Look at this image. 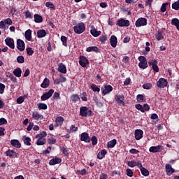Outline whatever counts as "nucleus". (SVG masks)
I'll return each instance as SVG.
<instances>
[{
    "label": "nucleus",
    "mask_w": 179,
    "mask_h": 179,
    "mask_svg": "<svg viewBox=\"0 0 179 179\" xmlns=\"http://www.w3.org/2000/svg\"><path fill=\"white\" fill-rule=\"evenodd\" d=\"M92 110L89 109L87 106H82L80 108V117H92L93 115Z\"/></svg>",
    "instance_id": "1"
},
{
    "label": "nucleus",
    "mask_w": 179,
    "mask_h": 179,
    "mask_svg": "<svg viewBox=\"0 0 179 179\" xmlns=\"http://www.w3.org/2000/svg\"><path fill=\"white\" fill-rule=\"evenodd\" d=\"M74 32L76 34H82L85 30H86V27L85 26V23L80 22L73 27Z\"/></svg>",
    "instance_id": "2"
},
{
    "label": "nucleus",
    "mask_w": 179,
    "mask_h": 179,
    "mask_svg": "<svg viewBox=\"0 0 179 179\" xmlns=\"http://www.w3.org/2000/svg\"><path fill=\"white\" fill-rule=\"evenodd\" d=\"M138 66L141 69H146L148 68V60L145 56H139L138 57Z\"/></svg>",
    "instance_id": "3"
},
{
    "label": "nucleus",
    "mask_w": 179,
    "mask_h": 179,
    "mask_svg": "<svg viewBox=\"0 0 179 179\" xmlns=\"http://www.w3.org/2000/svg\"><path fill=\"white\" fill-rule=\"evenodd\" d=\"M130 24L131 22H129V20L124 18H120V20H117V26H119V27H129Z\"/></svg>",
    "instance_id": "4"
},
{
    "label": "nucleus",
    "mask_w": 179,
    "mask_h": 179,
    "mask_svg": "<svg viewBox=\"0 0 179 179\" xmlns=\"http://www.w3.org/2000/svg\"><path fill=\"white\" fill-rule=\"evenodd\" d=\"M6 156L10 157V159H16L19 158V153L16 152L15 150L8 149L6 152H5Z\"/></svg>",
    "instance_id": "5"
},
{
    "label": "nucleus",
    "mask_w": 179,
    "mask_h": 179,
    "mask_svg": "<svg viewBox=\"0 0 179 179\" xmlns=\"http://www.w3.org/2000/svg\"><path fill=\"white\" fill-rule=\"evenodd\" d=\"M146 24H148V20L145 17H140L135 22L136 27H142Z\"/></svg>",
    "instance_id": "6"
},
{
    "label": "nucleus",
    "mask_w": 179,
    "mask_h": 179,
    "mask_svg": "<svg viewBox=\"0 0 179 179\" xmlns=\"http://www.w3.org/2000/svg\"><path fill=\"white\" fill-rule=\"evenodd\" d=\"M168 85L169 82L167 80L163 78H160L157 83V87H159V89H164V87H166Z\"/></svg>",
    "instance_id": "7"
},
{
    "label": "nucleus",
    "mask_w": 179,
    "mask_h": 179,
    "mask_svg": "<svg viewBox=\"0 0 179 179\" xmlns=\"http://www.w3.org/2000/svg\"><path fill=\"white\" fill-rule=\"evenodd\" d=\"M164 148L162 145H158L157 146H152L149 148V152L150 153H159L163 150Z\"/></svg>",
    "instance_id": "8"
},
{
    "label": "nucleus",
    "mask_w": 179,
    "mask_h": 179,
    "mask_svg": "<svg viewBox=\"0 0 179 179\" xmlns=\"http://www.w3.org/2000/svg\"><path fill=\"white\" fill-rule=\"evenodd\" d=\"M54 94V90L52 89L49 90L48 92H45L41 96V100L42 101H45V100H48L50 97H51Z\"/></svg>",
    "instance_id": "9"
},
{
    "label": "nucleus",
    "mask_w": 179,
    "mask_h": 179,
    "mask_svg": "<svg viewBox=\"0 0 179 179\" xmlns=\"http://www.w3.org/2000/svg\"><path fill=\"white\" fill-rule=\"evenodd\" d=\"M157 64H159V62L156 59H152L148 62L149 66H152L154 72H159V66H157Z\"/></svg>",
    "instance_id": "10"
},
{
    "label": "nucleus",
    "mask_w": 179,
    "mask_h": 179,
    "mask_svg": "<svg viewBox=\"0 0 179 179\" xmlns=\"http://www.w3.org/2000/svg\"><path fill=\"white\" fill-rule=\"evenodd\" d=\"M79 64L83 68H86L89 65V59L85 56H80Z\"/></svg>",
    "instance_id": "11"
},
{
    "label": "nucleus",
    "mask_w": 179,
    "mask_h": 179,
    "mask_svg": "<svg viewBox=\"0 0 179 179\" xmlns=\"http://www.w3.org/2000/svg\"><path fill=\"white\" fill-rule=\"evenodd\" d=\"M101 90L102 92L103 96H106V94H108V93H111L113 91V86L110 85H106L104 87H101Z\"/></svg>",
    "instance_id": "12"
},
{
    "label": "nucleus",
    "mask_w": 179,
    "mask_h": 179,
    "mask_svg": "<svg viewBox=\"0 0 179 179\" xmlns=\"http://www.w3.org/2000/svg\"><path fill=\"white\" fill-rule=\"evenodd\" d=\"M165 169H166V176H171L172 174H174L176 173V170L173 169V166L170 164H166L165 165Z\"/></svg>",
    "instance_id": "13"
},
{
    "label": "nucleus",
    "mask_w": 179,
    "mask_h": 179,
    "mask_svg": "<svg viewBox=\"0 0 179 179\" xmlns=\"http://www.w3.org/2000/svg\"><path fill=\"white\" fill-rule=\"evenodd\" d=\"M80 141L81 142H85V143H90V137L89 136V134L86 132H83L80 135Z\"/></svg>",
    "instance_id": "14"
},
{
    "label": "nucleus",
    "mask_w": 179,
    "mask_h": 179,
    "mask_svg": "<svg viewBox=\"0 0 179 179\" xmlns=\"http://www.w3.org/2000/svg\"><path fill=\"white\" fill-rule=\"evenodd\" d=\"M17 50H19V51H24V48H26V46L24 45V41H23V40H17Z\"/></svg>",
    "instance_id": "15"
},
{
    "label": "nucleus",
    "mask_w": 179,
    "mask_h": 179,
    "mask_svg": "<svg viewBox=\"0 0 179 179\" xmlns=\"http://www.w3.org/2000/svg\"><path fill=\"white\" fill-rule=\"evenodd\" d=\"M5 43L8 47L12 50H15V41L12 38H7L5 39Z\"/></svg>",
    "instance_id": "16"
},
{
    "label": "nucleus",
    "mask_w": 179,
    "mask_h": 179,
    "mask_svg": "<svg viewBox=\"0 0 179 179\" xmlns=\"http://www.w3.org/2000/svg\"><path fill=\"white\" fill-rule=\"evenodd\" d=\"M135 138L136 141H140V139H142L143 138V131L141 129H136L134 133Z\"/></svg>",
    "instance_id": "17"
},
{
    "label": "nucleus",
    "mask_w": 179,
    "mask_h": 179,
    "mask_svg": "<svg viewBox=\"0 0 179 179\" xmlns=\"http://www.w3.org/2000/svg\"><path fill=\"white\" fill-rule=\"evenodd\" d=\"M110 45L111 47H113V48H115V47H117V44L118 43V40L117 38V36H115V35H112L110 36Z\"/></svg>",
    "instance_id": "18"
},
{
    "label": "nucleus",
    "mask_w": 179,
    "mask_h": 179,
    "mask_svg": "<svg viewBox=\"0 0 179 179\" xmlns=\"http://www.w3.org/2000/svg\"><path fill=\"white\" fill-rule=\"evenodd\" d=\"M32 117L36 121H40L44 120V116L43 115H40L38 112H34L32 114Z\"/></svg>",
    "instance_id": "19"
},
{
    "label": "nucleus",
    "mask_w": 179,
    "mask_h": 179,
    "mask_svg": "<svg viewBox=\"0 0 179 179\" xmlns=\"http://www.w3.org/2000/svg\"><path fill=\"white\" fill-rule=\"evenodd\" d=\"M10 145H13L14 148H16L17 149H20L22 148V144L20 143V141L16 139L11 140Z\"/></svg>",
    "instance_id": "20"
},
{
    "label": "nucleus",
    "mask_w": 179,
    "mask_h": 179,
    "mask_svg": "<svg viewBox=\"0 0 179 179\" xmlns=\"http://www.w3.org/2000/svg\"><path fill=\"white\" fill-rule=\"evenodd\" d=\"M62 162V159L59 157H55L49 162L50 166H55V164H59Z\"/></svg>",
    "instance_id": "21"
},
{
    "label": "nucleus",
    "mask_w": 179,
    "mask_h": 179,
    "mask_svg": "<svg viewBox=\"0 0 179 179\" xmlns=\"http://www.w3.org/2000/svg\"><path fill=\"white\" fill-rule=\"evenodd\" d=\"M91 27L92 29L90 30V34H92V36H93L94 37H99V36L101 34V31H97L96 28H94V26H92Z\"/></svg>",
    "instance_id": "22"
},
{
    "label": "nucleus",
    "mask_w": 179,
    "mask_h": 179,
    "mask_svg": "<svg viewBox=\"0 0 179 179\" xmlns=\"http://www.w3.org/2000/svg\"><path fill=\"white\" fill-rule=\"evenodd\" d=\"M57 71L60 73H66V66L64 64L60 63L58 65Z\"/></svg>",
    "instance_id": "23"
},
{
    "label": "nucleus",
    "mask_w": 179,
    "mask_h": 179,
    "mask_svg": "<svg viewBox=\"0 0 179 179\" xmlns=\"http://www.w3.org/2000/svg\"><path fill=\"white\" fill-rule=\"evenodd\" d=\"M71 101L72 103H78V101H80V97L78 94H73L70 96Z\"/></svg>",
    "instance_id": "24"
},
{
    "label": "nucleus",
    "mask_w": 179,
    "mask_h": 179,
    "mask_svg": "<svg viewBox=\"0 0 179 179\" xmlns=\"http://www.w3.org/2000/svg\"><path fill=\"white\" fill-rule=\"evenodd\" d=\"M47 36V31L45 29H39L37 31V37L38 38H43V37H45Z\"/></svg>",
    "instance_id": "25"
},
{
    "label": "nucleus",
    "mask_w": 179,
    "mask_h": 179,
    "mask_svg": "<svg viewBox=\"0 0 179 179\" xmlns=\"http://www.w3.org/2000/svg\"><path fill=\"white\" fill-rule=\"evenodd\" d=\"M106 155H107V150L106 149L101 150V152H99L97 155V159H99V160H101L102 159H104Z\"/></svg>",
    "instance_id": "26"
},
{
    "label": "nucleus",
    "mask_w": 179,
    "mask_h": 179,
    "mask_svg": "<svg viewBox=\"0 0 179 179\" xmlns=\"http://www.w3.org/2000/svg\"><path fill=\"white\" fill-rule=\"evenodd\" d=\"M50 86V79L45 78L41 85V87L43 89H47Z\"/></svg>",
    "instance_id": "27"
},
{
    "label": "nucleus",
    "mask_w": 179,
    "mask_h": 179,
    "mask_svg": "<svg viewBox=\"0 0 179 179\" xmlns=\"http://www.w3.org/2000/svg\"><path fill=\"white\" fill-rule=\"evenodd\" d=\"M34 19L35 23H42L43 22V17L38 14H35L34 15Z\"/></svg>",
    "instance_id": "28"
},
{
    "label": "nucleus",
    "mask_w": 179,
    "mask_h": 179,
    "mask_svg": "<svg viewBox=\"0 0 179 179\" xmlns=\"http://www.w3.org/2000/svg\"><path fill=\"white\" fill-rule=\"evenodd\" d=\"M117 145V140L113 139L110 141H108L107 143V148L108 149H112V148H114Z\"/></svg>",
    "instance_id": "29"
},
{
    "label": "nucleus",
    "mask_w": 179,
    "mask_h": 179,
    "mask_svg": "<svg viewBox=\"0 0 179 179\" xmlns=\"http://www.w3.org/2000/svg\"><path fill=\"white\" fill-rule=\"evenodd\" d=\"M22 139L24 141V145H26L27 146H30L31 145V138H30V137H27L26 136H22Z\"/></svg>",
    "instance_id": "30"
},
{
    "label": "nucleus",
    "mask_w": 179,
    "mask_h": 179,
    "mask_svg": "<svg viewBox=\"0 0 179 179\" xmlns=\"http://www.w3.org/2000/svg\"><path fill=\"white\" fill-rule=\"evenodd\" d=\"M25 38L27 41H31V29H28L24 33Z\"/></svg>",
    "instance_id": "31"
},
{
    "label": "nucleus",
    "mask_w": 179,
    "mask_h": 179,
    "mask_svg": "<svg viewBox=\"0 0 179 179\" xmlns=\"http://www.w3.org/2000/svg\"><path fill=\"white\" fill-rule=\"evenodd\" d=\"M45 136H47V132L42 131L36 136V139H39V140L45 139Z\"/></svg>",
    "instance_id": "32"
},
{
    "label": "nucleus",
    "mask_w": 179,
    "mask_h": 179,
    "mask_svg": "<svg viewBox=\"0 0 179 179\" xmlns=\"http://www.w3.org/2000/svg\"><path fill=\"white\" fill-rule=\"evenodd\" d=\"M87 52H99V48L97 46H90L86 48Z\"/></svg>",
    "instance_id": "33"
},
{
    "label": "nucleus",
    "mask_w": 179,
    "mask_h": 179,
    "mask_svg": "<svg viewBox=\"0 0 179 179\" xmlns=\"http://www.w3.org/2000/svg\"><path fill=\"white\" fill-rule=\"evenodd\" d=\"M13 74L16 78H20L22 76V69L17 67L13 71Z\"/></svg>",
    "instance_id": "34"
},
{
    "label": "nucleus",
    "mask_w": 179,
    "mask_h": 179,
    "mask_svg": "<svg viewBox=\"0 0 179 179\" xmlns=\"http://www.w3.org/2000/svg\"><path fill=\"white\" fill-rule=\"evenodd\" d=\"M136 100L138 103H145V101H146V99L143 94H138L136 96Z\"/></svg>",
    "instance_id": "35"
},
{
    "label": "nucleus",
    "mask_w": 179,
    "mask_h": 179,
    "mask_svg": "<svg viewBox=\"0 0 179 179\" xmlns=\"http://www.w3.org/2000/svg\"><path fill=\"white\" fill-rule=\"evenodd\" d=\"M171 24L176 26L177 30H179V20L178 18H173L171 20Z\"/></svg>",
    "instance_id": "36"
},
{
    "label": "nucleus",
    "mask_w": 179,
    "mask_h": 179,
    "mask_svg": "<svg viewBox=\"0 0 179 179\" xmlns=\"http://www.w3.org/2000/svg\"><path fill=\"white\" fill-rule=\"evenodd\" d=\"M155 38L157 40V41H160V40H163V38H164V36H163V32L162 31H158L155 34Z\"/></svg>",
    "instance_id": "37"
},
{
    "label": "nucleus",
    "mask_w": 179,
    "mask_h": 179,
    "mask_svg": "<svg viewBox=\"0 0 179 179\" xmlns=\"http://www.w3.org/2000/svg\"><path fill=\"white\" fill-rule=\"evenodd\" d=\"M60 40L62 43V45L64 47H68V38H66V36H62L60 38Z\"/></svg>",
    "instance_id": "38"
},
{
    "label": "nucleus",
    "mask_w": 179,
    "mask_h": 179,
    "mask_svg": "<svg viewBox=\"0 0 179 179\" xmlns=\"http://www.w3.org/2000/svg\"><path fill=\"white\" fill-rule=\"evenodd\" d=\"M38 110H47L48 106L44 103H38Z\"/></svg>",
    "instance_id": "39"
},
{
    "label": "nucleus",
    "mask_w": 179,
    "mask_h": 179,
    "mask_svg": "<svg viewBox=\"0 0 179 179\" xmlns=\"http://www.w3.org/2000/svg\"><path fill=\"white\" fill-rule=\"evenodd\" d=\"M115 101L119 106H125V102L122 99H120L118 96H115Z\"/></svg>",
    "instance_id": "40"
},
{
    "label": "nucleus",
    "mask_w": 179,
    "mask_h": 179,
    "mask_svg": "<svg viewBox=\"0 0 179 179\" xmlns=\"http://www.w3.org/2000/svg\"><path fill=\"white\" fill-rule=\"evenodd\" d=\"M45 7L46 8H50V9H52L53 10H55V6L54 5V3L47 1L45 3Z\"/></svg>",
    "instance_id": "41"
},
{
    "label": "nucleus",
    "mask_w": 179,
    "mask_h": 179,
    "mask_svg": "<svg viewBox=\"0 0 179 179\" xmlns=\"http://www.w3.org/2000/svg\"><path fill=\"white\" fill-rule=\"evenodd\" d=\"M76 131H78V127H75V125H73V124H72L70 127V129H67L68 134L76 132Z\"/></svg>",
    "instance_id": "42"
},
{
    "label": "nucleus",
    "mask_w": 179,
    "mask_h": 179,
    "mask_svg": "<svg viewBox=\"0 0 179 179\" xmlns=\"http://www.w3.org/2000/svg\"><path fill=\"white\" fill-rule=\"evenodd\" d=\"M56 123L57 125H62L64 124V117L59 116L56 118Z\"/></svg>",
    "instance_id": "43"
},
{
    "label": "nucleus",
    "mask_w": 179,
    "mask_h": 179,
    "mask_svg": "<svg viewBox=\"0 0 179 179\" xmlns=\"http://www.w3.org/2000/svg\"><path fill=\"white\" fill-rule=\"evenodd\" d=\"M140 171L144 177H148V176H149V170L146 169L145 167L140 169Z\"/></svg>",
    "instance_id": "44"
},
{
    "label": "nucleus",
    "mask_w": 179,
    "mask_h": 179,
    "mask_svg": "<svg viewBox=\"0 0 179 179\" xmlns=\"http://www.w3.org/2000/svg\"><path fill=\"white\" fill-rule=\"evenodd\" d=\"M169 6V3H162L160 10L162 13H164L166 10H167V6Z\"/></svg>",
    "instance_id": "45"
},
{
    "label": "nucleus",
    "mask_w": 179,
    "mask_h": 179,
    "mask_svg": "<svg viewBox=\"0 0 179 179\" xmlns=\"http://www.w3.org/2000/svg\"><path fill=\"white\" fill-rule=\"evenodd\" d=\"M91 89L94 92H97L99 93L100 92V87H97L95 84L91 85Z\"/></svg>",
    "instance_id": "46"
},
{
    "label": "nucleus",
    "mask_w": 179,
    "mask_h": 179,
    "mask_svg": "<svg viewBox=\"0 0 179 179\" xmlns=\"http://www.w3.org/2000/svg\"><path fill=\"white\" fill-rule=\"evenodd\" d=\"M153 87L152 83H145L143 85V88L145 89L146 90H149Z\"/></svg>",
    "instance_id": "47"
},
{
    "label": "nucleus",
    "mask_w": 179,
    "mask_h": 179,
    "mask_svg": "<svg viewBox=\"0 0 179 179\" xmlns=\"http://www.w3.org/2000/svg\"><path fill=\"white\" fill-rule=\"evenodd\" d=\"M45 142H46L45 139H42V140L38 139L36 141V145H38V146H43V145H45Z\"/></svg>",
    "instance_id": "48"
},
{
    "label": "nucleus",
    "mask_w": 179,
    "mask_h": 179,
    "mask_svg": "<svg viewBox=\"0 0 179 179\" xmlns=\"http://www.w3.org/2000/svg\"><path fill=\"white\" fill-rule=\"evenodd\" d=\"M135 108L139 111H141V113H145V109H143V106L141 104H139V103L136 104Z\"/></svg>",
    "instance_id": "49"
},
{
    "label": "nucleus",
    "mask_w": 179,
    "mask_h": 179,
    "mask_svg": "<svg viewBox=\"0 0 179 179\" xmlns=\"http://www.w3.org/2000/svg\"><path fill=\"white\" fill-rule=\"evenodd\" d=\"M172 9H174L175 10H178L179 9V0L176 1L172 4Z\"/></svg>",
    "instance_id": "50"
},
{
    "label": "nucleus",
    "mask_w": 179,
    "mask_h": 179,
    "mask_svg": "<svg viewBox=\"0 0 179 179\" xmlns=\"http://www.w3.org/2000/svg\"><path fill=\"white\" fill-rule=\"evenodd\" d=\"M17 62H18V64H24V57L23 56H18L17 57Z\"/></svg>",
    "instance_id": "51"
},
{
    "label": "nucleus",
    "mask_w": 179,
    "mask_h": 179,
    "mask_svg": "<svg viewBox=\"0 0 179 179\" xmlns=\"http://www.w3.org/2000/svg\"><path fill=\"white\" fill-rule=\"evenodd\" d=\"M48 142L50 145H55L57 143V139L54 138L53 137H51L48 139Z\"/></svg>",
    "instance_id": "52"
},
{
    "label": "nucleus",
    "mask_w": 179,
    "mask_h": 179,
    "mask_svg": "<svg viewBox=\"0 0 179 179\" xmlns=\"http://www.w3.org/2000/svg\"><path fill=\"white\" fill-rule=\"evenodd\" d=\"M24 16L28 19H33V15L29 10L24 12Z\"/></svg>",
    "instance_id": "53"
},
{
    "label": "nucleus",
    "mask_w": 179,
    "mask_h": 179,
    "mask_svg": "<svg viewBox=\"0 0 179 179\" xmlns=\"http://www.w3.org/2000/svg\"><path fill=\"white\" fill-rule=\"evenodd\" d=\"M26 51L27 54L29 56H31L33 54H34V50H33L31 48H27Z\"/></svg>",
    "instance_id": "54"
},
{
    "label": "nucleus",
    "mask_w": 179,
    "mask_h": 179,
    "mask_svg": "<svg viewBox=\"0 0 179 179\" xmlns=\"http://www.w3.org/2000/svg\"><path fill=\"white\" fill-rule=\"evenodd\" d=\"M126 173H127V176H128V177H134V171H132L131 170V169H127L126 170Z\"/></svg>",
    "instance_id": "55"
},
{
    "label": "nucleus",
    "mask_w": 179,
    "mask_h": 179,
    "mask_svg": "<svg viewBox=\"0 0 179 179\" xmlns=\"http://www.w3.org/2000/svg\"><path fill=\"white\" fill-rule=\"evenodd\" d=\"M127 165L129 167H135L136 166V162L135 161H131V162H127Z\"/></svg>",
    "instance_id": "56"
},
{
    "label": "nucleus",
    "mask_w": 179,
    "mask_h": 179,
    "mask_svg": "<svg viewBox=\"0 0 179 179\" xmlns=\"http://www.w3.org/2000/svg\"><path fill=\"white\" fill-rule=\"evenodd\" d=\"M17 103L22 104L24 101V98L23 96H20L17 99Z\"/></svg>",
    "instance_id": "57"
},
{
    "label": "nucleus",
    "mask_w": 179,
    "mask_h": 179,
    "mask_svg": "<svg viewBox=\"0 0 179 179\" xmlns=\"http://www.w3.org/2000/svg\"><path fill=\"white\" fill-rule=\"evenodd\" d=\"M90 141L92 142V145H94L97 143V137L96 136H93L91 138Z\"/></svg>",
    "instance_id": "58"
},
{
    "label": "nucleus",
    "mask_w": 179,
    "mask_h": 179,
    "mask_svg": "<svg viewBox=\"0 0 179 179\" xmlns=\"http://www.w3.org/2000/svg\"><path fill=\"white\" fill-rule=\"evenodd\" d=\"M77 173L78 174H80L81 176H86V173H87V172L86 171V169H83L81 171L80 170H78Z\"/></svg>",
    "instance_id": "59"
},
{
    "label": "nucleus",
    "mask_w": 179,
    "mask_h": 179,
    "mask_svg": "<svg viewBox=\"0 0 179 179\" xmlns=\"http://www.w3.org/2000/svg\"><path fill=\"white\" fill-rule=\"evenodd\" d=\"M4 23H6V24L11 25L12 23H13V21H12V19L10 18H7L4 20Z\"/></svg>",
    "instance_id": "60"
},
{
    "label": "nucleus",
    "mask_w": 179,
    "mask_h": 179,
    "mask_svg": "<svg viewBox=\"0 0 179 179\" xmlns=\"http://www.w3.org/2000/svg\"><path fill=\"white\" fill-rule=\"evenodd\" d=\"M82 96H81V99L83 100V101H87V97H86V96H87V93L83 92L82 94Z\"/></svg>",
    "instance_id": "61"
},
{
    "label": "nucleus",
    "mask_w": 179,
    "mask_h": 179,
    "mask_svg": "<svg viewBox=\"0 0 179 179\" xmlns=\"http://www.w3.org/2000/svg\"><path fill=\"white\" fill-rule=\"evenodd\" d=\"M107 41V36L103 35V36H100L99 41L101 43H104V41Z\"/></svg>",
    "instance_id": "62"
},
{
    "label": "nucleus",
    "mask_w": 179,
    "mask_h": 179,
    "mask_svg": "<svg viewBox=\"0 0 179 179\" xmlns=\"http://www.w3.org/2000/svg\"><path fill=\"white\" fill-rule=\"evenodd\" d=\"M53 99H55L56 100H58L61 99V96H59V92H55L53 94Z\"/></svg>",
    "instance_id": "63"
},
{
    "label": "nucleus",
    "mask_w": 179,
    "mask_h": 179,
    "mask_svg": "<svg viewBox=\"0 0 179 179\" xmlns=\"http://www.w3.org/2000/svg\"><path fill=\"white\" fill-rule=\"evenodd\" d=\"M107 174L106 173H101L99 176V179H107Z\"/></svg>",
    "instance_id": "64"
}]
</instances>
